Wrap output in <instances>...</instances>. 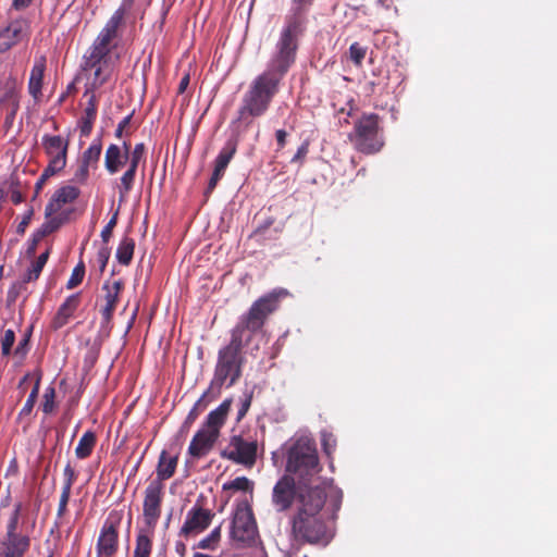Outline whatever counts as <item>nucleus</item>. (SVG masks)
<instances>
[{"mask_svg": "<svg viewBox=\"0 0 557 557\" xmlns=\"http://www.w3.org/2000/svg\"><path fill=\"white\" fill-rule=\"evenodd\" d=\"M44 237H39L38 236V231H36L34 234H33V237H32V240H30V244L27 248V255L29 256H34L35 252H36V248H37V245L38 243Z\"/></svg>", "mask_w": 557, "mask_h": 557, "instance_id": "57", "label": "nucleus"}, {"mask_svg": "<svg viewBox=\"0 0 557 557\" xmlns=\"http://www.w3.org/2000/svg\"><path fill=\"white\" fill-rule=\"evenodd\" d=\"M122 517L111 512L104 520L96 543V557H114L119 550V529Z\"/></svg>", "mask_w": 557, "mask_h": 557, "instance_id": "9", "label": "nucleus"}, {"mask_svg": "<svg viewBox=\"0 0 557 557\" xmlns=\"http://www.w3.org/2000/svg\"><path fill=\"white\" fill-rule=\"evenodd\" d=\"M89 165L81 162L73 175V181L78 184H85L89 177Z\"/></svg>", "mask_w": 557, "mask_h": 557, "instance_id": "50", "label": "nucleus"}, {"mask_svg": "<svg viewBox=\"0 0 557 557\" xmlns=\"http://www.w3.org/2000/svg\"><path fill=\"white\" fill-rule=\"evenodd\" d=\"M63 223L60 216H49L47 221L38 228V236L46 237L47 235L55 232Z\"/></svg>", "mask_w": 557, "mask_h": 557, "instance_id": "39", "label": "nucleus"}, {"mask_svg": "<svg viewBox=\"0 0 557 557\" xmlns=\"http://www.w3.org/2000/svg\"><path fill=\"white\" fill-rule=\"evenodd\" d=\"M222 177L223 176L212 172V175H211L210 181L208 183L207 193H211L215 188V186L218 185L219 181Z\"/></svg>", "mask_w": 557, "mask_h": 557, "instance_id": "61", "label": "nucleus"}, {"mask_svg": "<svg viewBox=\"0 0 557 557\" xmlns=\"http://www.w3.org/2000/svg\"><path fill=\"white\" fill-rule=\"evenodd\" d=\"M81 304V294H72L63 301V304L59 307L55 315L51 321V327L53 330H59L67 324L70 319L73 317L74 312L77 310Z\"/></svg>", "mask_w": 557, "mask_h": 557, "instance_id": "20", "label": "nucleus"}, {"mask_svg": "<svg viewBox=\"0 0 557 557\" xmlns=\"http://www.w3.org/2000/svg\"><path fill=\"white\" fill-rule=\"evenodd\" d=\"M63 476H64V481H63L62 488L72 491V486L77 479V473L75 472L74 468L70 463H67L64 467Z\"/></svg>", "mask_w": 557, "mask_h": 557, "instance_id": "46", "label": "nucleus"}, {"mask_svg": "<svg viewBox=\"0 0 557 557\" xmlns=\"http://www.w3.org/2000/svg\"><path fill=\"white\" fill-rule=\"evenodd\" d=\"M20 92L14 87H8L0 98V110L4 113V126L11 128L20 110Z\"/></svg>", "mask_w": 557, "mask_h": 557, "instance_id": "19", "label": "nucleus"}, {"mask_svg": "<svg viewBox=\"0 0 557 557\" xmlns=\"http://www.w3.org/2000/svg\"><path fill=\"white\" fill-rule=\"evenodd\" d=\"M29 343V333H26L24 337L20 341L15 354L16 355H23L25 352V348L28 346Z\"/></svg>", "mask_w": 557, "mask_h": 557, "instance_id": "58", "label": "nucleus"}, {"mask_svg": "<svg viewBox=\"0 0 557 557\" xmlns=\"http://www.w3.org/2000/svg\"><path fill=\"white\" fill-rule=\"evenodd\" d=\"M272 224V221H268L264 225H260L256 228V231L253 232V235L255 236H258V235H262L265 230Z\"/></svg>", "mask_w": 557, "mask_h": 557, "instance_id": "63", "label": "nucleus"}, {"mask_svg": "<svg viewBox=\"0 0 557 557\" xmlns=\"http://www.w3.org/2000/svg\"><path fill=\"white\" fill-rule=\"evenodd\" d=\"M252 400V393L246 395L245 399L242 401L240 408L237 412V420H242L246 413L248 412Z\"/></svg>", "mask_w": 557, "mask_h": 557, "instance_id": "53", "label": "nucleus"}, {"mask_svg": "<svg viewBox=\"0 0 557 557\" xmlns=\"http://www.w3.org/2000/svg\"><path fill=\"white\" fill-rule=\"evenodd\" d=\"M257 449L256 441H246L240 435H234L222 450L221 456L235 463L250 468L256 463Z\"/></svg>", "mask_w": 557, "mask_h": 557, "instance_id": "12", "label": "nucleus"}, {"mask_svg": "<svg viewBox=\"0 0 557 557\" xmlns=\"http://www.w3.org/2000/svg\"><path fill=\"white\" fill-rule=\"evenodd\" d=\"M135 250V240L131 237H123L116 249V260L122 265H129Z\"/></svg>", "mask_w": 557, "mask_h": 557, "instance_id": "34", "label": "nucleus"}, {"mask_svg": "<svg viewBox=\"0 0 557 557\" xmlns=\"http://www.w3.org/2000/svg\"><path fill=\"white\" fill-rule=\"evenodd\" d=\"M221 540V525L214 528L210 534L203 537L199 543L198 547L201 549H214Z\"/></svg>", "mask_w": 557, "mask_h": 557, "instance_id": "40", "label": "nucleus"}, {"mask_svg": "<svg viewBox=\"0 0 557 557\" xmlns=\"http://www.w3.org/2000/svg\"><path fill=\"white\" fill-rule=\"evenodd\" d=\"M102 151V144L99 138L92 140L90 146L83 152L81 162L96 168Z\"/></svg>", "mask_w": 557, "mask_h": 557, "instance_id": "35", "label": "nucleus"}, {"mask_svg": "<svg viewBox=\"0 0 557 557\" xmlns=\"http://www.w3.org/2000/svg\"><path fill=\"white\" fill-rule=\"evenodd\" d=\"M40 380H41V375L39 373H35V374L27 373L20 381L18 388H21L23 391L26 389V384L28 382L34 383L32 392L29 393L23 408L20 411V417L28 416L32 412V410L36 404L37 397H38Z\"/></svg>", "mask_w": 557, "mask_h": 557, "instance_id": "24", "label": "nucleus"}, {"mask_svg": "<svg viewBox=\"0 0 557 557\" xmlns=\"http://www.w3.org/2000/svg\"><path fill=\"white\" fill-rule=\"evenodd\" d=\"M15 342V333L13 330H7L1 339V352L3 356H9L11 354L12 347Z\"/></svg>", "mask_w": 557, "mask_h": 557, "instance_id": "45", "label": "nucleus"}, {"mask_svg": "<svg viewBox=\"0 0 557 557\" xmlns=\"http://www.w3.org/2000/svg\"><path fill=\"white\" fill-rule=\"evenodd\" d=\"M125 11L117 9L101 29L91 47L84 55L83 70L91 69L101 63L109 55L112 49V41L117 37V29L124 20Z\"/></svg>", "mask_w": 557, "mask_h": 557, "instance_id": "7", "label": "nucleus"}, {"mask_svg": "<svg viewBox=\"0 0 557 557\" xmlns=\"http://www.w3.org/2000/svg\"><path fill=\"white\" fill-rule=\"evenodd\" d=\"M287 132L285 129H277L275 132V139H276V145H277V148L276 150L280 151L282 150L285 145H286V141H287Z\"/></svg>", "mask_w": 557, "mask_h": 557, "instance_id": "55", "label": "nucleus"}, {"mask_svg": "<svg viewBox=\"0 0 557 557\" xmlns=\"http://www.w3.org/2000/svg\"><path fill=\"white\" fill-rule=\"evenodd\" d=\"M57 173H50L48 172V168L46 166L45 170L42 171L40 177L38 178L36 185H35V189H36V194H38L40 191V189L42 188V186L45 185V183L53 175H55Z\"/></svg>", "mask_w": 557, "mask_h": 557, "instance_id": "56", "label": "nucleus"}, {"mask_svg": "<svg viewBox=\"0 0 557 557\" xmlns=\"http://www.w3.org/2000/svg\"><path fill=\"white\" fill-rule=\"evenodd\" d=\"M178 462V456H169L166 450H162L157 466V479L154 481L169 480L175 473Z\"/></svg>", "mask_w": 557, "mask_h": 557, "instance_id": "31", "label": "nucleus"}, {"mask_svg": "<svg viewBox=\"0 0 557 557\" xmlns=\"http://www.w3.org/2000/svg\"><path fill=\"white\" fill-rule=\"evenodd\" d=\"M278 296L270 293L252 302L249 310L239 317L231 330L228 344L218 351L211 388L235 385L243 375L246 363L244 346L249 344L256 333L262 330L268 318L278 308Z\"/></svg>", "mask_w": 557, "mask_h": 557, "instance_id": "1", "label": "nucleus"}, {"mask_svg": "<svg viewBox=\"0 0 557 557\" xmlns=\"http://www.w3.org/2000/svg\"><path fill=\"white\" fill-rule=\"evenodd\" d=\"M117 215L119 211H115V213L112 215V218L109 220L107 225L101 231V238L102 242L107 245L112 237L113 228L116 226L117 223Z\"/></svg>", "mask_w": 557, "mask_h": 557, "instance_id": "48", "label": "nucleus"}, {"mask_svg": "<svg viewBox=\"0 0 557 557\" xmlns=\"http://www.w3.org/2000/svg\"><path fill=\"white\" fill-rule=\"evenodd\" d=\"M85 276V263L81 260L76 267L73 269L72 274L66 283L67 289H73L77 287Z\"/></svg>", "mask_w": 557, "mask_h": 557, "instance_id": "41", "label": "nucleus"}, {"mask_svg": "<svg viewBox=\"0 0 557 557\" xmlns=\"http://www.w3.org/2000/svg\"><path fill=\"white\" fill-rule=\"evenodd\" d=\"M258 535L257 524L249 508L238 507L234 513L231 536L242 546H250Z\"/></svg>", "mask_w": 557, "mask_h": 557, "instance_id": "11", "label": "nucleus"}, {"mask_svg": "<svg viewBox=\"0 0 557 557\" xmlns=\"http://www.w3.org/2000/svg\"><path fill=\"white\" fill-rule=\"evenodd\" d=\"M237 150V140L234 138H230L221 151L219 152L215 161L213 173L224 176L225 170L233 159L234 154Z\"/></svg>", "mask_w": 557, "mask_h": 557, "instance_id": "29", "label": "nucleus"}, {"mask_svg": "<svg viewBox=\"0 0 557 557\" xmlns=\"http://www.w3.org/2000/svg\"><path fill=\"white\" fill-rule=\"evenodd\" d=\"M133 117V113L126 115L119 124L115 129L114 136L119 139L123 138L124 129L129 125L131 120Z\"/></svg>", "mask_w": 557, "mask_h": 557, "instance_id": "54", "label": "nucleus"}, {"mask_svg": "<svg viewBox=\"0 0 557 557\" xmlns=\"http://www.w3.org/2000/svg\"><path fill=\"white\" fill-rule=\"evenodd\" d=\"M90 70H94L92 77L89 78L87 83V88L84 92V96H88L95 90L100 88L103 84H106L111 77V70L107 65V61L103 60L101 63L92 66Z\"/></svg>", "mask_w": 557, "mask_h": 557, "instance_id": "30", "label": "nucleus"}, {"mask_svg": "<svg viewBox=\"0 0 557 557\" xmlns=\"http://www.w3.org/2000/svg\"><path fill=\"white\" fill-rule=\"evenodd\" d=\"M193 557H211V556H209V555H207V554H202V553H195V554L193 555Z\"/></svg>", "mask_w": 557, "mask_h": 557, "instance_id": "64", "label": "nucleus"}, {"mask_svg": "<svg viewBox=\"0 0 557 557\" xmlns=\"http://www.w3.org/2000/svg\"><path fill=\"white\" fill-rule=\"evenodd\" d=\"M30 539L24 537H2L0 540V557H24L29 549Z\"/></svg>", "mask_w": 557, "mask_h": 557, "instance_id": "21", "label": "nucleus"}, {"mask_svg": "<svg viewBox=\"0 0 557 557\" xmlns=\"http://www.w3.org/2000/svg\"><path fill=\"white\" fill-rule=\"evenodd\" d=\"M379 123L380 116L375 113L363 114L355 122L349 139L358 151L373 154L382 149L384 141L379 136Z\"/></svg>", "mask_w": 557, "mask_h": 557, "instance_id": "8", "label": "nucleus"}, {"mask_svg": "<svg viewBox=\"0 0 557 557\" xmlns=\"http://www.w3.org/2000/svg\"><path fill=\"white\" fill-rule=\"evenodd\" d=\"M154 530L156 529L151 528L138 529L133 557H150L153 546Z\"/></svg>", "mask_w": 557, "mask_h": 557, "instance_id": "26", "label": "nucleus"}, {"mask_svg": "<svg viewBox=\"0 0 557 557\" xmlns=\"http://www.w3.org/2000/svg\"><path fill=\"white\" fill-rule=\"evenodd\" d=\"M88 96L89 99L85 108L84 115L82 116L79 122V131L82 136L90 135L94 122L97 117L98 99L94 92L89 94Z\"/></svg>", "mask_w": 557, "mask_h": 557, "instance_id": "27", "label": "nucleus"}, {"mask_svg": "<svg viewBox=\"0 0 557 557\" xmlns=\"http://www.w3.org/2000/svg\"><path fill=\"white\" fill-rule=\"evenodd\" d=\"M124 288L122 280L113 282L106 281L101 287L103 296L101 297L100 313L102 325H109L112 322L113 313L120 300V294Z\"/></svg>", "mask_w": 557, "mask_h": 557, "instance_id": "15", "label": "nucleus"}, {"mask_svg": "<svg viewBox=\"0 0 557 557\" xmlns=\"http://www.w3.org/2000/svg\"><path fill=\"white\" fill-rule=\"evenodd\" d=\"M25 26L26 22L24 20H14L8 26L0 29V38L7 39V41L0 45V52L8 51L22 40Z\"/></svg>", "mask_w": 557, "mask_h": 557, "instance_id": "22", "label": "nucleus"}, {"mask_svg": "<svg viewBox=\"0 0 557 557\" xmlns=\"http://www.w3.org/2000/svg\"><path fill=\"white\" fill-rule=\"evenodd\" d=\"M45 70L46 59L45 57H40L35 61L28 81V92L35 100H38L42 96L41 89Z\"/></svg>", "mask_w": 557, "mask_h": 557, "instance_id": "25", "label": "nucleus"}, {"mask_svg": "<svg viewBox=\"0 0 557 557\" xmlns=\"http://www.w3.org/2000/svg\"><path fill=\"white\" fill-rule=\"evenodd\" d=\"M110 255H111V250L107 245H104L103 247H101L98 250L96 261L99 265L100 274H102L104 272L107 264L109 262V259H110Z\"/></svg>", "mask_w": 557, "mask_h": 557, "instance_id": "47", "label": "nucleus"}, {"mask_svg": "<svg viewBox=\"0 0 557 557\" xmlns=\"http://www.w3.org/2000/svg\"><path fill=\"white\" fill-rule=\"evenodd\" d=\"M34 0H13L12 8L20 11L27 9L33 4Z\"/></svg>", "mask_w": 557, "mask_h": 557, "instance_id": "59", "label": "nucleus"}, {"mask_svg": "<svg viewBox=\"0 0 557 557\" xmlns=\"http://www.w3.org/2000/svg\"><path fill=\"white\" fill-rule=\"evenodd\" d=\"M232 405V399H225L223 403L212 410L207 419L202 429L215 434L218 437L220 436V430L224 425L230 408Z\"/></svg>", "mask_w": 557, "mask_h": 557, "instance_id": "23", "label": "nucleus"}, {"mask_svg": "<svg viewBox=\"0 0 557 557\" xmlns=\"http://www.w3.org/2000/svg\"><path fill=\"white\" fill-rule=\"evenodd\" d=\"M70 497H71V491L62 488L60 499H59V506H58V510H57L58 518L65 516V513L67 512V504H69Z\"/></svg>", "mask_w": 557, "mask_h": 557, "instance_id": "49", "label": "nucleus"}, {"mask_svg": "<svg viewBox=\"0 0 557 557\" xmlns=\"http://www.w3.org/2000/svg\"><path fill=\"white\" fill-rule=\"evenodd\" d=\"M146 161V145L136 144L133 148L129 140L122 145L110 144L104 152V169L110 175L119 173L127 165L126 171L119 178L116 185L119 201L124 202L134 187L135 177L140 162Z\"/></svg>", "mask_w": 557, "mask_h": 557, "instance_id": "3", "label": "nucleus"}, {"mask_svg": "<svg viewBox=\"0 0 557 557\" xmlns=\"http://www.w3.org/2000/svg\"><path fill=\"white\" fill-rule=\"evenodd\" d=\"M306 483L296 485L295 479L288 474H284L274 485L272 492V503L277 511L288 510L294 500L299 506V492L302 490H311Z\"/></svg>", "mask_w": 557, "mask_h": 557, "instance_id": "10", "label": "nucleus"}, {"mask_svg": "<svg viewBox=\"0 0 557 557\" xmlns=\"http://www.w3.org/2000/svg\"><path fill=\"white\" fill-rule=\"evenodd\" d=\"M223 490H231V491H242V492H248L252 491V483L251 481L246 476H237L234 480L226 482L223 484Z\"/></svg>", "mask_w": 557, "mask_h": 557, "instance_id": "38", "label": "nucleus"}, {"mask_svg": "<svg viewBox=\"0 0 557 557\" xmlns=\"http://www.w3.org/2000/svg\"><path fill=\"white\" fill-rule=\"evenodd\" d=\"M69 145V139L60 135L42 136L41 146L49 158L48 172L59 173L66 166Z\"/></svg>", "mask_w": 557, "mask_h": 557, "instance_id": "13", "label": "nucleus"}, {"mask_svg": "<svg viewBox=\"0 0 557 557\" xmlns=\"http://www.w3.org/2000/svg\"><path fill=\"white\" fill-rule=\"evenodd\" d=\"M218 438L215 434L201 428L196 432L189 443L188 455L194 459H200L207 456L212 450Z\"/></svg>", "mask_w": 557, "mask_h": 557, "instance_id": "17", "label": "nucleus"}, {"mask_svg": "<svg viewBox=\"0 0 557 557\" xmlns=\"http://www.w3.org/2000/svg\"><path fill=\"white\" fill-rule=\"evenodd\" d=\"M97 443V436L94 431H86L78 441L75 448V456L78 459L88 458Z\"/></svg>", "mask_w": 557, "mask_h": 557, "instance_id": "33", "label": "nucleus"}, {"mask_svg": "<svg viewBox=\"0 0 557 557\" xmlns=\"http://www.w3.org/2000/svg\"><path fill=\"white\" fill-rule=\"evenodd\" d=\"M321 445L323 451L331 457L336 448V438L332 433L323 432L321 434Z\"/></svg>", "mask_w": 557, "mask_h": 557, "instance_id": "43", "label": "nucleus"}, {"mask_svg": "<svg viewBox=\"0 0 557 557\" xmlns=\"http://www.w3.org/2000/svg\"><path fill=\"white\" fill-rule=\"evenodd\" d=\"M327 499L323 486L299 492V506L292 518V535L299 544H310L325 547L335 535L334 521L341 507V497H337L332 509L325 507Z\"/></svg>", "mask_w": 557, "mask_h": 557, "instance_id": "2", "label": "nucleus"}, {"mask_svg": "<svg viewBox=\"0 0 557 557\" xmlns=\"http://www.w3.org/2000/svg\"><path fill=\"white\" fill-rule=\"evenodd\" d=\"M213 517L214 513L211 510L195 505L186 515L181 534L187 536L191 533L205 531L210 525Z\"/></svg>", "mask_w": 557, "mask_h": 557, "instance_id": "16", "label": "nucleus"}, {"mask_svg": "<svg viewBox=\"0 0 557 557\" xmlns=\"http://www.w3.org/2000/svg\"><path fill=\"white\" fill-rule=\"evenodd\" d=\"M49 253H50V249H47L45 252H42L33 263H32V267L30 269L26 272V274L24 275V278H23V282L24 283H28V282H33V281H36L45 264L47 263L48 261V258H49Z\"/></svg>", "mask_w": 557, "mask_h": 557, "instance_id": "36", "label": "nucleus"}, {"mask_svg": "<svg viewBox=\"0 0 557 557\" xmlns=\"http://www.w3.org/2000/svg\"><path fill=\"white\" fill-rule=\"evenodd\" d=\"M237 150V140L234 138H230L221 151L219 152L215 161L213 173L224 176L225 170L233 159L234 154Z\"/></svg>", "mask_w": 557, "mask_h": 557, "instance_id": "28", "label": "nucleus"}, {"mask_svg": "<svg viewBox=\"0 0 557 557\" xmlns=\"http://www.w3.org/2000/svg\"><path fill=\"white\" fill-rule=\"evenodd\" d=\"M315 442L308 436L292 438L286 445V472L306 482L321 471Z\"/></svg>", "mask_w": 557, "mask_h": 557, "instance_id": "6", "label": "nucleus"}, {"mask_svg": "<svg viewBox=\"0 0 557 557\" xmlns=\"http://www.w3.org/2000/svg\"><path fill=\"white\" fill-rule=\"evenodd\" d=\"M32 215H33V212L29 211L24 218L23 220L20 222V224L17 225V233L20 234H24L27 225L29 224L30 222V219H32Z\"/></svg>", "mask_w": 557, "mask_h": 557, "instance_id": "60", "label": "nucleus"}, {"mask_svg": "<svg viewBox=\"0 0 557 557\" xmlns=\"http://www.w3.org/2000/svg\"><path fill=\"white\" fill-rule=\"evenodd\" d=\"M314 0H292V8L289 13L285 16V21L293 23L296 22L300 26L306 27V14Z\"/></svg>", "mask_w": 557, "mask_h": 557, "instance_id": "32", "label": "nucleus"}, {"mask_svg": "<svg viewBox=\"0 0 557 557\" xmlns=\"http://www.w3.org/2000/svg\"><path fill=\"white\" fill-rule=\"evenodd\" d=\"M54 397H55L54 388L53 387H48L45 391L44 400H42V404H41L42 411L46 414H49V413H51L54 410V407H55Z\"/></svg>", "mask_w": 557, "mask_h": 557, "instance_id": "44", "label": "nucleus"}, {"mask_svg": "<svg viewBox=\"0 0 557 557\" xmlns=\"http://www.w3.org/2000/svg\"><path fill=\"white\" fill-rule=\"evenodd\" d=\"M188 84H189V75L186 74L182 77V79L178 84V94H183L186 90Z\"/></svg>", "mask_w": 557, "mask_h": 557, "instance_id": "62", "label": "nucleus"}, {"mask_svg": "<svg viewBox=\"0 0 557 557\" xmlns=\"http://www.w3.org/2000/svg\"><path fill=\"white\" fill-rule=\"evenodd\" d=\"M163 484L160 481H151L145 490L143 503V517L145 528L156 529L161 517L163 502Z\"/></svg>", "mask_w": 557, "mask_h": 557, "instance_id": "14", "label": "nucleus"}, {"mask_svg": "<svg viewBox=\"0 0 557 557\" xmlns=\"http://www.w3.org/2000/svg\"><path fill=\"white\" fill-rule=\"evenodd\" d=\"M367 54V48L362 47L359 42H354L349 47V59L355 65L360 66Z\"/></svg>", "mask_w": 557, "mask_h": 557, "instance_id": "42", "label": "nucleus"}, {"mask_svg": "<svg viewBox=\"0 0 557 557\" xmlns=\"http://www.w3.org/2000/svg\"><path fill=\"white\" fill-rule=\"evenodd\" d=\"M281 82L261 73L249 85L237 111V121L245 126L251 125L253 119L260 117L269 110L278 92Z\"/></svg>", "mask_w": 557, "mask_h": 557, "instance_id": "4", "label": "nucleus"}, {"mask_svg": "<svg viewBox=\"0 0 557 557\" xmlns=\"http://www.w3.org/2000/svg\"><path fill=\"white\" fill-rule=\"evenodd\" d=\"M203 397H205V395L196 401V404L194 405V407L191 408V410L189 411V413L186 418V423L194 422L197 419V417L199 416L200 411H202L206 408V404L202 403Z\"/></svg>", "mask_w": 557, "mask_h": 557, "instance_id": "51", "label": "nucleus"}, {"mask_svg": "<svg viewBox=\"0 0 557 557\" xmlns=\"http://www.w3.org/2000/svg\"><path fill=\"white\" fill-rule=\"evenodd\" d=\"M79 196V189L72 185L62 186L55 190L46 206L45 215L49 218L59 212L64 205L75 201Z\"/></svg>", "mask_w": 557, "mask_h": 557, "instance_id": "18", "label": "nucleus"}, {"mask_svg": "<svg viewBox=\"0 0 557 557\" xmlns=\"http://www.w3.org/2000/svg\"><path fill=\"white\" fill-rule=\"evenodd\" d=\"M306 27L298 23L284 21L277 41L264 74L282 82L292 66L296 63L299 40L305 34Z\"/></svg>", "mask_w": 557, "mask_h": 557, "instance_id": "5", "label": "nucleus"}, {"mask_svg": "<svg viewBox=\"0 0 557 557\" xmlns=\"http://www.w3.org/2000/svg\"><path fill=\"white\" fill-rule=\"evenodd\" d=\"M22 511V504L17 503L14 505L13 511L11 512L7 522V532L3 537H24V534L17 533L20 516Z\"/></svg>", "mask_w": 557, "mask_h": 557, "instance_id": "37", "label": "nucleus"}, {"mask_svg": "<svg viewBox=\"0 0 557 557\" xmlns=\"http://www.w3.org/2000/svg\"><path fill=\"white\" fill-rule=\"evenodd\" d=\"M309 152V143L308 141H305L302 143L298 149H297V152L295 153V156L292 158V163H299V164H302L304 163V160L306 158V156L308 154Z\"/></svg>", "mask_w": 557, "mask_h": 557, "instance_id": "52", "label": "nucleus"}]
</instances>
